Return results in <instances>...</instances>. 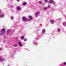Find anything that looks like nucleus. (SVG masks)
I'll return each instance as SVG.
<instances>
[{
  "mask_svg": "<svg viewBox=\"0 0 66 66\" xmlns=\"http://www.w3.org/2000/svg\"><path fill=\"white\" fill-rule=\"evenodd\" d=\"M55 4V3H53V4Z\"/></svg>",
  "mask_w": 66,
  "mask_h": 66,
  "instance_id": "nucleus-28",
  "label": "nucleus"
},
{
  "mask_svg": "<svg viewBox=\"0 0 66 66\" xmlns=\"http://www.w3.org/2000/svg\"><path fill=\"white\" fill-rule=\"evenodd\" d=\"M0 35L1 36H3V34L4 35L5 32V30L4 28H2L0 31Z\"/></svg>",
  "mask_w": 66,
  "mask_h": 66,
  "instance_id": "nucleus-2",
  "label": "nucleus"
},
{
  "mask_svg": "<svg viewBox=\"0 0 66 66\" xmlns=\"http://www.w3.org/2000/svg\"><path fill=\"white\" fill-rule=\"evenodd\" d=\"M36 44H37V43L35 42L34 43V45H36Z\"/></svg>",
  "mask_w": 66,
  "mask_h": 66,
  "instance_id": "nucleus-26",
  "label": "nucleus"
},
{
  "mask_svg": "<svg viewBox=\"0 0 66 66\" xmlns=\"http://www.w3.org/2000/svg\"><path fill=\"white\" fill-rule=\"evenodd\" d=\"M4 17V15L3 14H1L0 15V18H2Z\"/></svg>",
  "mask_w": 66,
  "mask_h": 66,
  "instance_id": "nucleus-13",
  "label": "nucleus"
},
{
  "mask_svg": "<svg viewBox=\"0 0 66 66\" xmlns=\"http://www.w3.org/2000/svg\"><path fill=\"white\" fill-rule=\"evenodd\" d=\"M24 36H22L21 37L20 39H21L23 40L24 39Z\"/></svg>",
  "mask_w": 66,
  "mask_h": 66,
  "instance_id": "nucleus-8",
  "label": "nucleus"
},
{
  "mask_svg": "<svg viewBox=\"0 0 66 66\" xmlns=\"http://www.w3.org/2000/svg\"><path fill=\"white\" fill-rule=\"evenodd\" d=\"M40 13L39 11H37L35 13V17H37L39 14H40Z\"/></svg>",
  "mask_w": 66,
  "mask_h": 66,
  "instance_id": "nucleus-3",
  "label": "nucleus"
},
{
  "mask_svg": "<svg viewBox=\"0 0 66 66\" xmlns=\"http://www.w3.org/2000/svg\"><path fill=\"white\" fill-rule=\"evenodd\" d=\"M16 9L18 11H20V10L21 8L20 7L18 6L16 7Z\"/></svg>",
  "mask_w": 66,
  "mask_h": 66,
  "instance_id": "nucleus-5",
  "label": "nucleus"
},
{
  "mask_svg": "<svg viewBox=\"0 0 66 66\" xmlns=\"http://www.w3.org/2000/svg\"><path fill=\"white\" fill-rule=\"evenodd\" d=\"M22 20L24 22H27V21H31V20L29 19H27V17L24 16H23L22 17Z\"/></svg>",
  "mask_w": 66,
  "mask_h": 66,
  "instance_id": "nucleus-1",
  "label": "nucleus"
},
{
  "mask_svg": "<svg viewBox=\"0 0 66 66\" xmlns=\"http://www.w3.org/2000/svg\"><path fill=\"white\" fill-rule=\"evenodd\" d=\"M46 32L45 29H43L42 31V33H45Z\"/></svg>",
  "mask_w": 66,
  "mask_h": 66,
  "instance_id": "nucleus-10",
  "label": "nucleus"
},
{
  "mask_svg": "<svg viewBox=\"0 0 66 66\" xmlns=\"http://www.w3.org/2000/svg\"><path fill=\"white\" fill-rule=\"evenodd\" d=\"M11 19L12 20H13L14 19V17L13 16H11Z\"/></svg>",
  "mask_w": 66,
  "mask_h": 66,
  "instance_id": "nucleus-11",
  "label": "nucleus"
},
{
  "mask_svg": "<svg viewBox=\"0 0 66 66\" xmlns=\"http://www.w3.org/2000/svg\"><path fill=\"white\" fill-rule=\"evenodd\" d=\"M44 9L45 10H47L48 9V8H47V7H44Z\"/></svg>",
  "mask_w": 66,
  "mask_h": 66,
  "instance_id": "nucleus-17",
  "label": "nucleus"
},
{
  "mask_svg": "<svg viewBox=\"0 0 66 66\" xmlns=\"http://www.w3.org/2000/svg\"><path fill=\"white\" fill-rule=\"evenodd\" d=\"M28 17L29 18H30V19H33V18H32V17L31 16H28Z\"/></svg>",
  "mask_w": 66,
  "mask_h": 66,
  "instance_id": "nucleus-15",
  "label": "nucleus"
},
{
  "mask_svg": "<svg viewBox=\"0 0 66 66\" xmlns=\"http://www.w3.org/2000/svg\"><path fill=\"white\" fill-rule=\"evenodd\" d=\"M45 2H47L48 1L47 0H44Z\"/></svg>",
  "mask_w": 66,
  "mask_h": 66,
  "instance_id": "nucleus-23",
  "label": "nucleus"
},
{
  "mask_svg": "<svg viewBox=\"0 0 66 66\" xmlns=\"http://www.w3.org/2000/svg\"><path fill=\"white\" fill-rule=\"evenodd\" d=\"M50 22L51 23H52V24H53V23H54V20L51 19Z\"/></svg>",
  "mask_w": 66,
  "mask_h": 66,
  "instance_id": "nucleus-6",
  "label": "nucleus"
},
{
  "mask_svg": "<svg viewBox=\"0 0 66 66\" xmlns=\"http://www.w3.org/2000/svg\"><path fill=\"white\" fill-rule=\"evenodd\" d=\"M13 47H17V44H15L13 45Z\"/></svg>",
  "mask_w": 66,
  "mask_h": 66,
  "instance_id": "nucleus-18",
  "label": "nucleus"
},
{
  "mask_svg": "<svg viewBox=\"0 0 66 66\" xmlns=\"http://www.w3.org/2000/svg\"><path fill=\"white\" fill-rule=\"evenodd\" d=\"M17 1H20V0H16Z\"/></svg>",
  "mask_w": 66,
  "mask_h": 66,
  "instance_id": "nucleus-27",
  "label": "nucleus"
},
{
  "mask_svg": "<svg viewBox=\"0 0 66 66\" xmlns=\"http://www.w3.org/2000/svg\"><path fill=\"white\" fill-rule=\"evenodd\" d=\"M58 32H60L61 31V29H58Z\"/></svg>",
  "mask_w": 66,
  "mask_h": 66,
  "instance_id": "nucleus-22",
  "label": "nucleus"
},
{
  "mask_svg": "<svg viewBox=\"0 0 66 66\" xmlns=\"http://www.w3.org/2000/svg\"><path fill=\"white\" fill-rule=\"evenodd\" d=\"M62 24L65 27H66V23L65 22H63L62 23Z\"/></svg>",
  "mask_w": 66,
  "mask_h": 66,
  "instance_id": "nucleus-9",
  "label": "nucleus"
},
{
  "mask_svg": "<svg viewBox=\"0 0 66 66\" xmlns=\"http://www.w3.org/2000/svg\"><path fill=\"white\" fill-rule=\"evenodd\" d=\"M18 43L19 46H20V47H22V43H21V42H19Z\"/></svg>",
  "mask_w": 66,
  "mask_h": 66,
  "instance_id": "nucleus-4",
  "label": "nucleus"
},
{
  "mask_svg": "<svg viewBox=\"0 0 66 66\" xmlns=\"http://www.w3.org/2000/svg\"><path fill=\"white\" fill-rule=\"evenodd\" d=\"M53 2V1L52 0H50V2H49V3L51 4L52 3V2Z\"/></svg>",
  "mask_w": 66,
  "mask_h": 66,
  "instance_id": "nucleus-14",
  "label": "nucleus"
},
{
  "mask_svg": "<svg viewBox=\"0 0 66 66\" xmlns=\"http://www.w3.org/2000/svg\"><path fill=\"white\" fill-rule=\"evenodd\" d=\"M9 32H10V30L8 29L7 31V33H9Z\"/></svg>",
  "mask_w": 66,
  "mask_h": 66,
  "instance_id": "nucleus-19",
  "label": "nucleus"
},
{
  "mask_svg": "<svg viewBox=\"0 0 66 66\" xmlns=\"http://www.w3.org/2000/svg\"><path fill=\"white\" fill-rule=\"evenodd\" d=\"M12 7H13V6H12Z\"/></svg>",
  "mask_w": 66,
  "mask_h": 66,
  "instance_id": "nucleus-30",
  "label": "nucleus"
},
{
  "mask_svg": "<svg viewBox=\"0 0 66 66\" xmlns=\"http://www.w3.org/2000/svg\"><path fill=\"white\" fill-rule=\"evenodd\" d=\"M5 60V58H4L2 59V58H0V61H4Z\"/></svg>",
  "mask_w": 66,
  "mask_h": 66,
  "instance_id": "nucleus-7",
  "label": "nucleus"
},
{
  "mask_svg": "<svg viewBox=\"0 0 66 66\" xmlns=\"http://www.w3.org/2000/svg\"><path fill=\"white\" fill-rule=\"evenodd\" d=\"M39 38H40V37H37L35 39H37V40H38Z\"/></svg>",
  "mask_w": 66,
  "mask_h": 66,
  "instance_id": "nucleus-16",
  "label": "nucleus"
},
{
  "mask_svg": "<svg viewBox=\"0 0 66 66\" xmlns=\"http://www.w3.org/2000/svg\"><path fill=\"white\" fill-rule=\"evenodd\" d=\"M42 2L41 1H40L39 2H38V3L39 4H42Z\"/></svg>",
  "mask_w": 66,
  "mask_h": 66,
  "instance_id": "nucleus-20",
  "label": "nucleus"
},
{
  "mask_svg": "<svg viewBox=\"0 0 66 66\" xmlns=\"http://www.w3.org/2000/svg\"><path fill=\"white\" fill-rule=\"evenodd\" d=\"M27 38L24 39V42H26V41H27Z\"/></svg>",
  "mask_w": 66,
  "mask_h": 66,
  "instance_id": "nucleus-21",
  "label": "nucleus"
},
{
  "mask_svg": "<svg viewBox=\"0 0 66 66\" xmlns=\"http://www.w3.org/2000/svg\"><path fill=\"white\" fill-rule=\"evenodd\" d=\"M64 65H66V62H64Z\"/></svg>",
  "mask_w": 66,
  "mask_h": 66,
  "instance_id": "nucleus-25",
  "label": "nucleus"
},
{
  "mask_svg": "<svg viewBox=\"0 0 66 66\" xmlns=\"http://www.w3.org/2000/svg\"><path fill=\"white\" fill-rule=\"evenodd\" d=\"M22 5H26L27 4V2H25L23 3L22 4Z\"/></svg>",
  "mask_w": 66,
  "mask_h": 66,
  "instance_id": "nucleus-12",
  "label": "nucleus"
},
{
  "mask_svg": "<svg viewBox=\"0 0 66 66\" xmlns=\"http://www.w3.org/2000/svg\"><path fill=\"white\" fill-rule=\"evenodd\" d=\"M0 50H1V48H0Z\"/></svg>",
  "mask_w": 66,
  "mask_h": 66,
  "instance_id": "nucleus-29",
  "label": "nucleus"
},
{
  "mask_svg": "<svg viewBox=\"0 0 66 66\" xmlns=\"http://www.w3.org/2000/svg\"><path fill=\"white\" fill-rule=\"evenodd\" d=\"M47 7H48V8L49 9V8H50V6H47Z\"/></svg>",
  "mask_w": 66,
  "mask_h": 66,
  "instance_id": "nucleus-24",
  "label": "nucleus"
}]
</instances>
